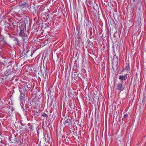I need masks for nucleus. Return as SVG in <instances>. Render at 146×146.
<instances>
[{"instance_id":"f257e3e1","label":"nucleus","mask_w":146,"mask_h":146,"mask_svg":"<svg viewBox=\"0 0 146 146\" xmlns=\"http://www.w3.org/2000/svg\"><path fill=\"white\" fill-rule=\"evenodd\" d=\"M19 27L20 29V32L19 33V36L20 37H23V41H24L25 38H23L24 37H27V35L26 34V31L25 25L24 24L19 25Z\"/></svg>"},{"instance_id":"f03ea898","label":"nucleus","mask_w":146,"mask_h":146,"mask_svg":"<svg viewBox=\"0 0 146 146\" xmlns=\"http://www.w3.org/2000/svg\"><path fill=\"white\" fill-rule=\"evenodd\" d=\"M124 87L123 85V83L121 82L118 83L116 86V89L117 90L122 91L124 90Z\"/></svg>"},{"instance_id":"7ed1b4c3","label":"nucleus","mask_w":146,"mask_h":146,"mask_svg":"<svg viewBox=\"0 0 146 146\" xmlns=\"http://www.w3.org/2000/svg\"><path fill=\"white\" fill-rule=\"evenodd\" d=\"M64 124L66 127H69L72 124L71 120L69 119H66L64 123Z\"/></svg>"},{"instance_id":"20e7f679","label":"nucleus","mask_w":146,"mask_h":146,"mask_svg":"<svg viewBox=\"0 0 146 146\" xmlns=\"http://www.w3.org/2000/svg\"><path fill=\"white\" fill-rule=\"evenodd\" d=\"M128 77V74H126L124 75H121L119 76V79L121 80V82H123V81L125 80Z\"/></svg>"},{"instance_id":"39448f33","label":"nucleus","mask_w":146,"mask_h":146,"mask_svg":"<svg viewBox=\"0 0 146 146\" xmlns=\"http://www.w3.org/2000/svg\"><path fill=\"white\" fill-rule=\"evenodd\" d=\"M133 1V3L134 5L137 7L138 5H140L141 3V1L140 0H132Z\"/></svg>"},{"instance_id":"423d86ee","label":"nucleus","mask_w":146,"mask_h":146,"mask_svg":"<svg viewBox=\"0 0 146 146\" xmlns=\"http://www.w3.org/2000/svg\"><path fill=\"white\" fill-rule=\"evenodd\" d=\"M21 97L20 100L21 102H23L24 101L25 98V96L24 93H22L20 94Z\"/></svg>"},{"instance_id":"0eeeda50","label":"nucleus","mask_w":146,"mask_h":146,"mask_svg":"<svg viewBox=\"0 0 146 146\" xmlns=\"http://www.w3.org/2000/svg\"><path fill=\"white\" fill-rule=\"evenodd\" d=\"M20 141L19 139L15 138L14 140H13V141L12 142L15 143H18Z\"/></svg>"},{"instance_id":"6e6552de","label":"nucleus","mask_w":146,"mask_h":146,"mask_svg":"<svg viewBox=\"0 0 146 146\" xmlns=\"http://www.w3.org/2000/svg\"><path fill=\"white\" fill-rule=\"evenodd\" d=\"M11 73V70H8L5 72V74L6 76H8Z\"/></svg>"},{"instance_id":"1a4fd4ad","label":"nucleus","mask_w":146,"mask_h":146,"mask_svg":"<svg viewBox=\"0 0 146 146\" xmlns=\"http://www.w3.org/2000/svg\"><path fill=\"white\" fill-rule=\"evenodd\" d=\"M20 7H25L27 6V4L26 3H21L19 5Z\"/></svg>"},{"instance_id":"9d476101","label":"nucleus","mask_w":146,"mask_h":146,"mask_svg":"<svg viewBox=\"0 0 146 146\" xmlns=\"http://www.w3.org/2000/svg\"><path fill=\"white\" fill-rule=\"evenodd\" d=\"M45 140L46 142H47L48 143H50V140L49 139V137L48 135L45 138Z\"/></svg>"},{"instance_id":"9b49d317","label":"nucleus","mask_w":146,"mask_h":146,"mask_svg":"<svg viewBox=\"0 0 146 146\" xmlns=\"http://www.w3.org/2000/svg\"><path fill=\"white\" fill-rule=\"evenodd\" d=\"M44 117L46 118L48 117V115L46 114L44 112L42 113L41 114Z\"/></svg>"},{"instance_id":"f8f14e48","label":"nucleus","mask_w":146,"mask_h":146,"mask_svg":"<svg viewBox=\"0 0 146 146\" xmlns=\"http://www.w3.org/2000/svg\"><path fill=\"white\" fill-rule=\"evenodd\" d=\"M125 69L129 70H130V68L128 64H127V66H125Z\"/></svg>"},{"instance_id":"ddd939ff","label":"nucleus","mask_w":146,"mask_h":146,"mask_svg":"<svg viewBox=\"0 0 146 146\" xmlns=\"http://www.w3.org/2000/svg\"><path fill=\"white\" fill-rule=\"evenodd\" d=\"M23 88V92H27L26 88L25 86H23L22 87Z\"/></svg>"},{"instance_id":"4468645a","label":"nucleus","mask_w":146,"mask_h":146,"mask_svg":"<svg viewBox=\"0 0 146 146\" xmlns=\"http://www.w3.org/2000/svg\"><path fill=\"white\" fill-rule=\"evenodd\" d=\"M137 20H138L137 24L138 25H139L141 23V19L140 18H137Z\"/></svg>"},{"instance_id":"2eb2a0df","label":"nucleus","mask_w":146,"mask_h":146,"mask_svg":"<svg viewBox=\"0 0 146 146\" xmlns=\"http://www.w3.org/2000/svg\"><path fill=\"white\" fill-rule=\"evenodd\" d=\"M29 129L32 131H33L34 130V126L33 125H31L29 127Z\"/></svg>"},{"instance_id":"dca6fc26","label":"nucleus","mask_w":146,"mask_h":146,"mask_svg":"<svg viewBox=\"0 0 146 146\" xmlns=\"http://www.w3.org/2000/svg\"><path fill=\"white\" fill-rule=\"evenodd\" d=\"M46 72H45V74H44L43 73L42 74V76L44 78V79H45L46 78Z\"/></svg>"},{"instance_id":"f3484780","label":"nucleus","mask_w":146,"mask_h":146,"mask_svg":"<svg viewBox=\"0 0 146 146\" xmlns=\"http://www.w3.org/2000/svg\"><path fill=\"white\" fill-rule=\"evenodd\" d=\"M14 41L17 42L18 43H19V40L17 38H14Z\"/></svg>"},{"instance_id":"a211bd4d","label":"nucleus","mask_w":146,"mask_h":146,"mask_svg":"<svg viewBox=\"0 0 146 146\" xmlns=\"http://www.w3.org/2000/svg\"><path fill=\"white\" fill-rule=\"evenodd\" d=\"M19 91L20 93V94H22V93H24L23 92L25 93V92H23L21 88H19Z\"/></svg>"},{"instance_id":"6ab92c4d","label":"nucleus","mask_w":146,"mask_h":146,"mask_svg":"<svg viewBox=\"0 0 146 146\" xmlns=\"http://www.w3.org/2000/svg\"><path fill=\"white\" fill-rule=\"evenodd\" d=\"M78 74H74V77H75L77 79L78 78Z\"/></svg>"},{"instance_id":"aec40b11","label":"nucleus","mask_w":146,"mask_h":146,"mask_svg":"<svg viewBox=\"0 0 146 146\" xmlns=\"http://www.w3.org/2000/svg\"><path fill=\"white\" fill-rule=\"evenodd\" d=\"M128 117V115L127 114H125L124 115V118H127V117Z\"/></svg>"},{"instance_id":"412c9836","label":"nucleus","mask_w":146,"mask_h":146,"mask_svg":"<svg viewBox=\"0 0 146 146\" xmlns=\"http://www.w3.org/2000/svg\"><path fill=\"white\" fill-rule=\"evenodd\" d=\"M11 26H12L11 25L9 24H7V27H11Z\"/></svg>"},{"instance_id":"4be33fe9","label":"nucleus","mask_w":146,"mask_h":146,"mask_svg":"<svg viewBox=\"0 0 146 146\" xmlns=\"http://www.w3.org/2000/svg\"><path fill=\"white\" fill-rule=\"evenodd\" d=\"M11 28H12L13 29H14L15 28V27L14 25H12L11 26Z\"/></svg>"},{"instance_id":"5701e85b","label":"nucleus","mask_w":146,"mask_h":146,"mask_svg":"<svg viewBox=\"0 0 146 146\" xmlns=\"http://www.w3.org/2000/svg\"><path fill=\"white\" fill-rule=\"evenodd\" d=\"M23 129H24V130H25V131H27V129L26 127V126H25V127H24V128H23Z\"/></svg>"},{"instance_id":"b1692460","label":"nucleus","mask_w":146,"mask_h":146,"mask_svg":"<svg viewBox=\"0 0 146 146\" xmlns=\"http://www.w3.org/2000/svg\"><path fill=\"white\" fill-rule=\"evenodd\" d=\"M37 133L38 134V129H37Z\"/></svg>"},{"instance_id":"393cba45","label":"nucleus","mask_w":146,"mask_h":146,"mask_svg":"<svg viewBox=\"0 0 146 146\" xmlns=\"http://www.w3.org/2000/svg\"><path fill=\"white\" fill-rule=\"evenodd\" d=\"M124 119V118H122V121Z\"/></svg>"},{"instance_id":"a878e982","label":"nucleus","mask_w":146,"mask_h":146,"mask_svg":"<svg viewBox=\"0 0 146 146\" xmlns=\"http://www.w3.org/2000/svg\"><path fill=\"white\" fill-rule=\"evenodd\" d=\"M28 52V51L27 50L26 52L27 53V52Z\"/></svg>"}]
</instances>
